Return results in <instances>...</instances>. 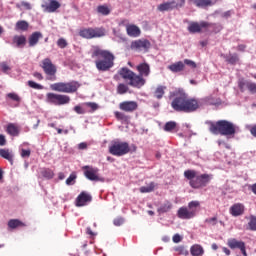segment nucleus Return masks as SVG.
Instances as JSON below:
<instances>
[{
  "instance_id": "4d7b16f0",
  "label": "nucleus",
  "mask_w": 256,
  "mask_h": 256,
  "mask_svg": "<svg viewBox=\"0 0 256 256\" xmlns=\"http://www.w3.org/2000/svg\"><path fill=\"white\" fill-rule=\"evenodd\" d=\"M20 155L23 159L29 158L31 157V150L22 149Z\"/></svg>"
},
{
  "instance_id": "ea45409f",
  "label": "nucleus",
  "mask_w": 256,
  "mask_h": 256,
  "mask_svg": "<svg viewBox=\"0 0 256 256\" xmlns=\"http://www.w3.org/2000/svg\"><path fill=\"white\" fill-rule=\"evenodd\" d=\"M127 91H129V86H127V84H124V83L118 84V86H117L118 95H125V93H127Z\"/></svg>"
},
{
  "instance_id": "79ce46f5",
  "label": "nucleus",
  "mask_w": 256,
  "mask_h": 256,
  "mask_svg": "<svg viewBox=\"0 0 256 256\" xmlns=\"http://www.w3.org/2000/svg\"><path fill=\"white\" fill-rule=\"evenodd\" d=\"M248 229L250 231H256V216H250V220L248 222Z\"/></svg>"
},
{
  "instance_id": "603ef678",
  "label": "nucleus",
  "mask_w": 256,
  "mask_h": 256,
  "mask_svg": "<svg viewBox=\"0 0 256 256\" xmlns=\"http://www.w3.org/2000/svg\"><path fill=\"white\" fill-rule=\"evenodd\" d=\"M184 64L188 65V67H190L191 69H197V63H195V61L193 60L185 59Z\"/></svg>"
},
{
  "instance_id": "774afa93",
  "label": "nucleus",
  "mask_w": 256,
  "mask_h": 256,
  "mask_svg": "<svg viewBox=\"0 0 256 256\" xmlns=\"http://www.w3.org/2000/svg\"><path fill=\"white\" fill-rule=\"evenodd\" d=\"M242 255L247 256V250L245 249V244L240 248Z\"/></svg>"
},
{
  "instance_id": "b1692460",
  "label": "nucleus",
  "mask_w": 256,
  "mask_h": 256,
  "mask_svg": "<svg viewBox=\"0 0 256 256\" xmlns=\"http://www.w3.org/2000/svg\"><path fill=\"white\" fill-rule=\"evenodd\" d=\"M126 31H127V35H129V37H139V35H141V29H139L134 24L127 25Z\"/></svg>"
},
{
  "instance_id": "423d86ee",
  "label": "nucleus",
  "mask_w": 256,
  "mask_h": 256,
  "mask_svg": "<svg viewBox=\"0 0 256 256\" xmlns=\"http://www.w3.org/2000/svg\"><path fill=\"white\" fill-rule=\"evenodd\" d=\"M200 205L199 201H191L188 203V207H180L177 211L178 219H193V217L197 216V208Z\"/></svg>"
},
{
  "instance_id": "f704fd0d",
  "label": "nucleus",
  "mask_w": 256,
  "mask_h": 256,
  "mask_svg": "<svg viewBox=\"0 0 256 256\" xmlns=\"http://www.w3.org/2000/svg\"><path fill=\"white\" fill-rule=\"evenodd\" d=\"M165 89H167L166 86H158L154 91V97L156 99H163V95H165Z\"/></svg>"
},
{
  "instance_id": "13d9d810",
  "label": "nucleus",
  "mask_w": 256,
  "mask_h": 256,
  "mask_svg": "<svg viewBox=\"0 0 256 256\" xmlns=\"http://www.w3.org/2000/svg\"><path fill=\"white\" fill-rule=\"evenodd\" d=\"M113 223L116 227H121V225H123V223H125V220L120 217V218L114 219Z\"/></svg>"
},
{
  "instance_id": "49530a36",
  "label": "nucleus",
  "mask_w": 256,
  "mask_h": 256,
  "mask_svg": "<svg viewBox=\"0 0 256 256\" xmlns=\"http://www.w3.org/2000/svg\"><path fill=\"white\" fill-rule=\"evenodd\" d=\"M247 85H249V81H245V80H240L238 82V87L240 89V91L243 93V91H245V89H247Z\"/></svg>"
},
{
  "instance_id": "4468645a",
  "label": "nucleus",
  "mask_w": 256,
  "mask_h": 256,
  "mask_svg": "<svg viewBox=\"0 0 256 256\" xmlns=\"http://www.w3.org/2000/svg\"><path fill=\"white\" fill-rule=\"evenodd\" d=\"M139 108V104L136 101H124L119 104V109L121 111H125V113H133V111H137Z\"/></svg>"
},
{
  "instance_id": "a19ab883",
  "label": "nucleus",
  "mask_w": 256,
  "mask_h": 256,
  "mask_svg": "<svg viewBox=\"0 0 256 256\" xmlns=\"http://www.w3.org/2000/svg\"><path fill=\"white\" fill-rule=\"evenodd\" d=\"M41 175L44 176L45 179H53V177H55V173L49 168L42 170Z\"/></svg>"
},
{
  "instance_id": "5fc2aeb1",
  "label": "nucleus",
  "mask_w": 256,
  "mask_h": 256,
  "mask_svg": "<svg viewBox=\"0 0 256 256\" xmlns=\"http://www.w3.org/2000/svg\"><path fill=\"white\" fill-rule=\"evenodd\" d=\"M205 223H207L208 225H212V226L217 225V216H214L212 218H207L205 220Z\"/></svg>"
},
{
  "instance_id": "9d476101",
  "label": "nucleus",
  "mask_w": 256,
  "mask_h": 256,
  "mask_svg": "<svg viewBox=\"0 0 256 256\" xmlns=\"http://www.w3.org/2000/svg\"><path fill=\"white\" fill-rule=\"evenodd\" d=\"M209 27H213V29H217V31H221L223 28L217 24H211L209 22L201 21L199 22H191L188 26L189 33H201L203 29H209Z\"/></svg>"
},
{
  "instance_id": "8fccbe9b",
  "label": "nucleus",
  "mask_w": 256,
  "mask_h": 256,
  "mask_svg": "<svg viewBox=\"0 0 256 256\" xmlns=\"http://www.w3.org/2000/svg\"><path fill=\"white\" fill-rule=\"evenodd\" d=\"M246 89H248V91H250L252 93V95H255V93H256V83L248 82Z\"/></svg>"
},
{
  "instance_id": "58836bf2",
  "label": "nucleus",
  "mask_w": 256,
  "mask_h": 256,
  "mask_svg": "<svg viewBox=\"0 0 256 256\" xmlns=\"http://www.w3.org/2000/svg\"><path fill=\"white\" fill-rule=\"evenodd\" d=\"M226 61L230 65H237L239 63V56L237 54H230L226 57Z\"/></svg>"
},
{
  "instance_id": "c756f323",
  "label": "nucleus",
  "mask_w": 256,
  "mask_h": 256,
  "mask_svg": "<svg viewBox=\"0 0 256 256\" xmlns=\"http://www.w3.org/2000/svg\"><path fill=\"white\" fill-rule=\"evenodd\" d=\"M227 245L230 247V249H240L243 245H245V242L233 238L228 240Z\"/></svg>"
},
{
  "instance_id": "a211bd4d",
  "label": "nucleus",
  "mask_w": 256,
  "mask_h": 256,
  "mask_svg": "<svg viewBox=\"0 0 256 256\" xmlns=\"http://www.w3.org/2000/svg\"><path fill=\"white\" fill-rule=\"evenodd\" d=\"M229 213L232 215V217H241V215L245 213V205L241 203H235L230 207Z\"/></svg>"
},
{
  "instance_id": "0eeeda50",
  "label": "nucleus",
  "mask_w": 256,
  "mask_h": 256,
  "mask_svg": "<svg viewBox=\"0 0 256 256\" xmlns=\"http://www.w3.org/2000/svg\"><path fill=\"white\" fill-rule=\"evenodd\" d=\"M130 151L131 148L127 142L114 141L109 146V153L115 157H123V155H127Z\"/></svg>"
},
{
  "instance_id": "aec40b11",
  "label": "nucleus",
  "mask_w": 256,
  "mask_h": 256,
  "mask_svg": "<svg viewBox=\"0 0 256 256\" xmlns=\"http://www.w3.org/2000/svg\"><path fill=\"white\" fill-rule=\"evenodd\" d=\"M138 73L142 77H149L151 74V66L147 62L141 63L136 67Z\"/></svg>"
},
{
  "instance_id": "ddd939ff",
  "label": "nucleus",
  "mask_w": 256,
  "mask_h": 256,
  "mask_svg": "<svg viewBox=\"0 0 256 256\" xmlns=\"http://www.w3.org/2000/svg\"><path fill=\"white\" fill-rule=\"evenodd\" d=\"M83 169L84 175L89 181H104V179L99 176V168L84 166Z\"/></svg>"
},
{
  "instance_id": "338daca9",
  "label": "nucleus",
  "mask_w": 256,
  "mask_h": 256,
  "mask_svg": "<svg viewBox=\"0 0 256 256\" xmlns=\"http://www.w3.org/2000/svg\"><path fill=\"white\" fill-rule=\"evenodd\" d=\"M222 251H223V253H225V255H227V256L231 255V250H229V248H227V247H223V248H222Z\"/></svg>"
},
{
  "instance_id": "473e14b6",
  "label": "nucleus",
  "mask_w": 256,
  "mask_h": 256,
  "mask_svg": "<svg viewBox=\"0 0 256 256\" xmlns=\"http://www.w3.org/2000/svg\"><path fill=\"white\" fill-rule=\"evenodd\" d=\"M85 107H88L89 110H86V113H95L99 109V104L95 102H85L83 104Z\"/></svg>"
},
{
  "instance_id": "c03bdc74",
  "label": "nucleus",
  "mask_w": 256,
  "mask_h": 256,
  "mask_svg": "<svg viewBox=\"0 0 256 256\" xmlns=\"http://www.w3.org/2000/svg\"><path fill=\"white\" fill-rule=\"evenodd\" d=\"M77 179V174L75 172L71 173L70 176L66 179V185H75Z\"/></svg>"
},
{
  "instance_id": "680f3d73",
  "label": "nucleus",
  "mask_w": 256,
  "mask_h": 256,
  "mask_svg": "<svg viewBox=\"0 0 256 256\" xmlns=\"http://www.w3.org/2000/svg\"><path fill=\"white\" fill-rule=\"evenodd\" d=\"M172 239L174 243H181V235L179 234H175Z\"/></svg>"
},
{
  "instance_id": "f8f14e48",
  "label": "nucleus",
  "mask_w": 256,
  "mask_h": 256,
  "mask_svg": "<svg viewBox=\"0 0 256 256\" xmlns=\"http://www.w3.org/2000/svg\"><path fill=\"white\" fill-rule=\"evenodd\" d=\"M130 48L134 51H144L147 53L151 49V42L147 39H139L131 42Z\"/></svg>"
},
{
  "instance_id": "cd10ccee",
  "label": "nucleus",
  "mask_w": 256,
  "mask_h": 256,
  "mask_svg": "<svg viewBox=\"0 0 256 256\" xmlns=\"http://www.w3.org/2000/svg\"><path fill=\"white\" fill-rule=\"evenodd\" d=\"M171 209H173V204L169 200H166L163 204H161L157 211L161 215L163 213H169Z\"/></svg>"
},
{
  "instance_id": "2eb2a0df",
  "label": "nucleus",
  "mask_w": 256,
  "mask_h": 256,
  "mask_svg": "<svg viewBox=\"0 0 256 256\" xmlns=\"http://www.w3.org/2000/svg\"><path fill=\"white\" fill-rule=\"evenodd\" d=\"M190 5H195L198 9H207V7H212L217 3V0H188Z\"/></svg>"
},
{
  "instance_id": "393cba45",
  "label": "nucleus",
  "mask_w": 256,
  "mask_h": 256,
  "mask_svg": "<svg viewBox=\"0 0 256 256\" xmlns=\"http://www.w3.org/2000/svg\"><path fill=\"white\" fill-rule=\"evenodd\" d=\"M135 72H133L132 70H130L129 68L127 67H124V68H121L119 71H118V74L120 75V77H122V79H124L125 81H130L131 78L133 77V74Z\"/></svg>"
},
{
  "instance_id": "7c9ffc66",
  "label": "nucleus",
  "mask_w": 256,
  "mask_h": 256,
  "mask_svg": "<svg viewBox=\"0 0 256 256\" xmlns=\"http://www.w3.org/2000/svg\"><path fill=\"white\" fill-rule=\"evenodd\" d=\"M0 157L9 161L10 165H13V154L7 149H0Z\"/></svg>"
},
{
  "instance_id": "37998d69",
  "label": "nucleus",
  "mask_w": 256,
  "mask_h": 256,
  "mask_svg": "<svg viewBox=\"0 0 256 256\" xmlns=\"http://www.w3.org/2000/svg\"><path fill=\"white\" fill-rule=\"evenodd\" d=\"M27 83L28 87H30L31 89H37L38 91H41V89H43V85L38 84L33 80H29Z\"/></svg>"
},
{
  "instance_id": "a18cd8bd",
  "label": "nucleus",
  "mask_w": 256,
  "mask_h": 256,
  "mask_svg": "<svg viewBox=\"0 0 256 256\" xmlns=\"http://www.w3.org/2000/svg\"><path fill=\"white\" fill-rule=\"evenodd\" d=\"M7 97L12 101H16V103H21V97L17 93H8Z\"/></svg>"
},
{
  "instance_id": "bb28decb",
  "label": "nucleus",
  "mask_w": 256,
  "mask_h": 256,
  "mask_svg": "<svg viewBox=\"0 0 256 256\" xmlns=\"http://www.w3.org/2000/svg\"><path fill=\"white\" fill-rule=\"evenodd\" d=\"M190 253L192 256H203L205 250L203 249V246L195 244L190 248Z\"/></svg>"
},
{
  "instance_id": "6e6552de",
  "label": "nucleus",
  "mask_w": 256,
  "mask_h": 256,
  "mask_svg": "<svg viewBox=\"0 0 256 256\" xmlns=\"http://www.w3.org/2000/svg\"><path fill=\"white\" fill-rule=\"evenodd\" d=\"M79 36L83 39H97L99 37H105V28H83L79 31Z\"/></svg>"
},
{
  "instance_id": "0e129e2a",
  "label": "nucleus",
  "mask_w": 256,
  "mask_h": 256,
  "mask_svg": "<svg viewBox=\"0 0 256 256\" xmlns=\"http://www.w3.org/2000/svg\"><path fill=\"white\" fill-rule=\"evenodd\" d=\"M86 233H87V235H90V237H95V232H93V230H91V227H88L87 229H86Z\"/></svg>"
},
{
  "instance_id": "5701e85b",
  "label": "nucleus",
  "mask_w": 256,
  "mask_h": 256,
  "mask_svg": "<svg viewBox=\"0 0 256 256\" xmlns=\"http://www.w3.org/2000/svg\"><path fill=\"white\" fill-rule=\"evenodd\" d=\"M157 9L161 13H165V11H173V9H175V0L162 3L157 6Z\"/></svg>"
},
{
  "instance_id": "6e6d98bb",
  "label": "nucleus",
  "mask_w": 256,
  "mask_h": 256,
  "mask_svg": "<svg viewBox=\"0 0 256 256\" xmlns=\"http://www.w3.org/2000/svg\"><path fill=\"white\" fill-rule=\"evenodd\" d=\"M181 7H185V0H178L177 2L174 0V9H181Z\"/></svg>"
},
{
  "instance_id": "e433bc0d",
  "label": "nucleus",
  "mask_w": 256,
  "mask_h": 256,
  "mask_svg": "<svg viewBox=\"0 0 256 256\" xmlns=\"http://www.w3.org/2000/svg\"><path fill=\"white\" fill-rule=\"evenodd\" d=\"M155 191V182H151L147 186L140 187V193H151Z\"/></svg>"
},
{
  "instance_id": "7ed1b4c3",
  "label": "nucleus",
  "mask_w": 256,
  "mask_h": 256,
  "mask_svg": "<svg viewBox=\"0 0 256 256\" xmlns=\"http://www.w3.org/2000/svg\"><path fill=\"white\" fill-rule=\"evenodd\" d=\"M238 129L239 127L227 120H219L216 123L210 122L209 127V131L213 135H223L225 137H235Z\"/></svg>"
},
{
  "instance_id": "6ab92c4d",
  "label": "nucleus",
  "mask_w": 256,
  "mask_h": 256,
  "mask_svg": "<svg viewBox=\"0 0 256 256\" xmlns=\"http://www.w3.org/2000/svg\"><path fill=\"white\" fill-rule=\"evenodd\" d=\"M41 7L46 13H55L61 7V3L57 0H49L48 4H42Z\"/></svg>"
},
{
  "instance_id": "bf43d9fd",
  "label": "nucleus",
  "mask_w": 256,
  "mask_h": 256,
  "mask_svg": "<svg viewBox=\"0 0 256 256\" xmlns=\"http://www.w3.org/2000/svg\"><path fill=\"white\" fill-rule=\"evenodd\" d=\"M7 144V139H5V135L0 134V147H3Z\"/></svg>"
},
{
  "instance_id": "f03ea898",
  "label": "nucleus",
  "mask_w": 256,
  "mask_h": 256,
  "mask_svg": "<svg viewBox=\"0 0 256 256\" xmlns=\"http://www.w3.org/2000/svg\"><path fill=\"white\" fill-rule=\"evenodd\" d=\"M91 57L92 59H96L95 65L99 71H110L115 66V55L109 50L94 47Z\"/></svg>"
},
{
  "instance_id": "c85d7f7f",
  "label": "nucleus",
  "mask_w": 256,
  "mask_h": 256,
  "mask_svg": "<svg viewBox=\"0 0 256 256\" xmlns=\"http://www.w3.org/2000/svg\"><path fill=\"white\" fill-rule=\"evenodd\" d=\"M13 43L16 44V47H25V44L27 43V37L24 35H16L13 37Z\"/></svg>"
},
{
  "instance_id": "dca6fc26",
  "label": "nucleus",
  "mask_w": 256,
  "mask_h": 256,
  "mask_svg": "<svg viewBox=\"0 0 256 256\" xmlns=\"http://www.w3.org/2000/svg\"><path fill=\"white\" fill-rule=\"evenodd\" d=\"M92 197L87 192H81L76 198V207H85L87 203H91Z\"/></svg>"
},
{
  "instance_id": "39448f33",
  "label": "nucleus",
  "mask_w": 256,
  "mask_h": 256,
  "mask_svg": "<svg viewBox=\"0 0 256 256\" xmlns=\"http://www.w3.org/2000/svg\"><path fill=\"white\" fill-rule=\"evenodd\" d=\"M80 87L81 83L75 80L70 82H57L50 85V89L58 93H77Z\"/></svg>"
},
{
  "instance_id": "1a4fd4ad",
  "label": "nucleus",
  "mask_w": 256,
  "mask_h": 256,
  "mask_svg": "<svg viewBox=\"0 0 256 256\" xmlns=\"http://www.w3.org/2000/svg\"><path fill=\"white\" fill-rule=\"evenodd\" d=\"M48 81H57V66L53 64L51 59L45 58L41 65Z\"/></svg>"
},
{
  "instance_id": "3c124183",
  "label": "nucleus",
  "mask_w": 256,
  "mask_h": 256,
  "mask_svg": "<svg viewBox=\"0 0 256 256\" xmlns=\"http://www.w3.org/2000/svg\"><path fill=\"white\" fill-rule=\"evenodd\" d=\"M74 111L75 113H77V115H85V113H87V110H85V108L77 105L74 107Z\"/></svg>"
},
{
  "instance_id": "f3484780",
  "label": "nucleus",
  "mask_w": 256,
  "mask_h": 256,
  "mask_svg": "<svg viewBox=\"0 0 256 256\" xmlns=\"http://www.w3.org/2000/svg\"><path fill=\"white\" fill-rule=\"evenodd\" d=\"M145 83V79L140 76V74L137 75L136 73H134L132 75V78H130L128 85H130V87H136L137 89H141V87H143Z\"/></svg>"
},
{
  "instance_id": "052dcab7",
  "label": "nucleus",
  "mask_w": 256,
  "mask_h": 256,
  "mask_svg": "<svg viewBox=\"0 0 256 256\" xmlns=\"http://www.w3.org/2000/svg\"><path fill=\"white\" fill-rule=\"evenodd\" d=\"M33 77H35V79H38V81H43V74L39 72H34Z\"/></svg>"
},
{
  "instance_id": "864d4df0",
  "label": "nucleus",
  "mask_w": 256,
  "mask_h": 256,
  "mask_svg": "<svg viewBox=\"0 0 256 256\" xmlns=\"http://www.w3.org/2000/svg\"><path fill=\"white\" fill-rule=\"evenodd\" d=\"M0 67L3 73H9V71H11V67L9 66V64H7V62L0 63Z\"/></svg>"
},
{
  "instance_id": "69168bd1",
  "label": "nucleus",
  "mask_w": 256,
  "mask_h": 256,
  "mask_svg": "<svg viewBox=\"0 0 256 256\" xmlns=\"http://www.w3.org/2000/svg\"><path fill=\"white\" fill-rule=\"evenodd\" d=\"M78 149H80V150L87 149V143L86 142H81L78 145Z\"/></svg>"
},
{
  "instance_id": "f257e3e1",
  "label": "nucleus",
  "mask_w": 256,
  "mask_h": 256,
  "mask_svg": "<svg viewBox=\"0 0 256 256\" xmlns=\"http://www.w3.org/2000/svg\"><path fill=\"white\" fill-rule=\"evenodd\" d=\"M171 107L179 113H194L199 109L200 105L197 99L189 98L187 93L179 91L171 102Z\"/></svg>"
},
{
  "instance_id": "de8ad7c7",
  "label": "nucleus",
  "mask_w": 256,
  "mask_h": 256,
  "mask_svg": "<svg viewBox=\"0 0 256 256\" xmlns=\"http://www.w3.org/2000/svg\"><path fill=\"white\" fill-rule=\"evenodd\" d=\"M68 43H67V40H65V38H59L58 41H57V46L60 48V49H65V47H67Z\"/></svg>"
},
{
  "instance_id": "09e8293b",
  "label": "nucleus",
  "mask_w": 256,
  "mask_h": 256,
  "mask_svg": "<svg viewBox=\"0 0 256 256\" xmlns=\"http://www.w3.org/2000/svg\"><path fill=\"white\" fill-rule=\"evenodd\" d=\"M114 115L118 121H127V116L122 112L116 111Z\"/></svg>"
},
{
  "instance_id": "2f4dec72",
  "label": "nucleus",
  "mask_w": 256,
  "mask_h": 256,
  "mask_svg": "<svg viewBox=\"0 0 256 256\" xmlns=\"http://www.w3.org/2000/svg\"><path fill=\"white\" fill-rule=\"evenodd\" d=\"M8 227L10 229H17V227H25V223L21 222L19 219H11L8 221Z\"/></svg>"
},
{
  "instance_id": "72a5a7b5",
  "label": "nucleus",
  "mask_w": 256,
  "mask_h": 256,
  "mask_svg": "<svg viewBox=\"0 0 256 256\" xmlns=\"http://www.w3.org/2000/svg\"><path fill=\"white\" fill-rule=\"evenodd\" d=\"M29 23L25 20H20L16 23V31H28Z\"/></svg>"
},
{
  "instance_id": "c9c22d12",
  "label": "nucleus",
  "mask_w": 256,
  "mask_h": 256,
  "mask_svg": "<svg viewBox=\"0 0 256 256\" xmlns=\"http://www.w3.org/2000/svg\"><path fill=\"white\" fill-rule=\"evenodd\" d=\"M175 129H177V122L175 121H169L164 125V131L167 133H172Z\"/></svg>"
},
{
  "instance_id": "9b49d317",
  "label": "nucleus",
  "mask_w": 256,
  "mask_h": 256,
  "mask_svg": "<svg viewBox=\"0 0 256 256\" xmlns=\"http://www.w3.org/2000/svg\"><path fill=\"white\" fill-rule=\"evenodd\" d=\"M46 101L51 105H68V103H71V97L65 94H55L50 92L46 94Z\"/></svg>"
},
{
  "instance_id": "20e7f679",
  "label": "nucleus",
  "mask_w": 256,
  "mask_h": 256,
  "mask_svg": "<svg viewBox=\"0 0 256 256\" xmlns=\"http://www.w3.org/2000/svg\"><path fill=\"white\" fill-rule=\"evenodd\" d=\"M184 177L189 181V185L192 187V189H203V187H207V185H209L211 182V179H213V175H197V171L195 170L184 171Z\"/></svg>"
},
{
  "instance_id": "4c0bfd02",
  "label": "nucleus",
  "mask_w": 256,
  "mask_h": 256,
  "mask_svg": "<svg viewBox=\"0 0 256 256\" xmlns=\"http://www.w3.org/2000/svg\"><path fill=\"white\" fill-rule=\"evenodd\" d=\"M97 13H100V15L107 16L111 13V9L107 5H99L97 7Z\"/></svg>"
},
{
  "instance_id": "412c9836",
  "label": "nucleus",
  "mask_w": 256,
  "mask_h": 256,
  "mask_svg": "<svg viewBox=\"0 0 256 256\" xmlns=\"http://www.w3.org/2000/svg\"><path fill=\"white\" fill-rule=\"evenodd\" d=\"M39 39H43V33L40 31L33 32L28 38L29 47H35L39 43Z\"/></svg>"
},
{
  "instance_id": "4be33fe9",
  "label": "nucleus",
  "mask_w": 256,
  "mask_h": 256,
  "mask_svg": "<svg viewBox=\"0 0 256 256\" xmlns=\"http://www.w3.org/2000/svg\"><path fill=\"white\" fill-rule=\"evenodd\" d=\"M21 129L19 128V125L15 123H9L6 127V133L8 135H11V137H18Z\"/></svg>"
},
{
  "instance_id": "e2e57ef3",
  "label": "nucleus",
  "mask_w": 256,
  "mask_h": 256,
  "mask_svg": "<svg viewBox=\"0 0 256 256\" xmlns=\"http://www.w3.org/2000/svg\"><path fill=\"white\" fill-rule=\"evenodd\" d=\"M22 7H25L28 11H31V4L29 2H21Z\"/></svg>"
},
{
  "instance_id": "a878e982",
  "label": "nucleus",
  "mask_w": 256,
  "mask_h": 256,
  "mask_svg": "<svg viewBox=\"0 0 256 256\" xmlns=\"http://www.w3.org/2000/svg\"><path fill=\"white\" fill-rule=\"evenodd\" d=\"M168 69L172 71V73H181V71L185 70V63L182 61H178L168 66Z\"/></svg>"
}]
</instances>
